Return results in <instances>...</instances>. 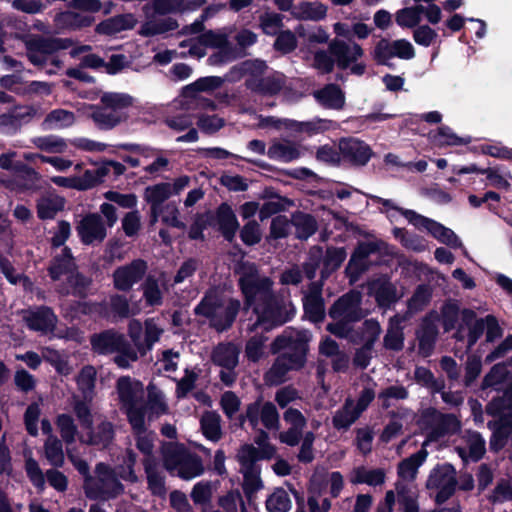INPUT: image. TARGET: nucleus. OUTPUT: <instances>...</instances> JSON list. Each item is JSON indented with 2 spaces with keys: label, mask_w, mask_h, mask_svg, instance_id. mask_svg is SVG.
<instances>
[{
  "label": "nucleus",
  "mask_w": 512,
  "mask_h": 512,
  "mask_svg": "<svg viewBox=\"0 0 512 512\" xmlns=\"http://www.w3.org/2000/svg\"><path fill=\"white\" fill-rule=\"evenodd\" d=\"M239 285L245 297V305L252 308L257 320L252 330L272 329L287 322L294 314L292 304L279 300L272 292V281L261 275L254 264L242 263L239 267Z\"/></svg>",
  "instance_id": "f257e3e1"
},
{
  "label": "nucleus",
  "mask_w": 512,
  "mask_h": 512,
  "mask_svg": "<svg viewBox=\"0 0 512 512\" xmlns=\"http://www.w3.org/2000/svg\"><path fill=\"white\" fill-rule=\"evenodd\" d=\"M271 349L273 353H277L282 349L288 350L277 358L273 366L266 373L265 379L271 385H278L284 382L290 370L300 369L305 363L307 347L298 333L285 332L275 339Z\"/></svg>",
  "instance_id": "f03ea898"
},
{
  "label": "nucleus",
  "mask_w": 512,
  "mask_h": 512,
  "mask_svg": "<svg viewBox=\"0 0 512 512\" xmlns=\"http://www.w3.org/2000/svg\"><path fill=\"white\" fill-rule=\"evenodd\" d=\"M133 102L129 94L106 92L101 96L103 107L83 105L78 111L92 118L100 128L111 129L127 119L125 109L131 107Z\"/></svg>",
  "instance_id": "7ed1b4c3"
},
{
  "label": "nucleus",
  "mask_w": 512,
  "mask_h": 512,
  "mask_svg": "<svg viewBox=\"0 0 512 512\" xmlns=\"http://www.w3.org/2000/svg\"><path fill=\"white\" fill-rule=\"evenodd\" d=\"M239 308L238 300L225 298L219 291L211 290L195 308V312L208 317L216 329L223 330L232 324Z\"/></svg>",
  "instance_id": "20e7f679"
},
{
  "label": "nucleus",
  "mask_w": 512,
  "mask_h": 512,
  "mask_svg": "<svg viewBox=\"0 0 512 512\" xmlns=\"http://www.w3.org/2000/svg\"><path fill=\"white\" fill-rule=\"evenodd\" d=\"M117 393L132 429L141 428L145 424L143 384L130 377H121L117 381Z\"/></svg>",
  "instance_id": "39448f33"
},
{
  "label": "nucleus",
  "mask_w": 512,
  "mask_h": 512,
  "mask_svg": "<svg viewBox=\"0 0 512 512\" xmlns=\"http://www.w3.org/2000/svg\"><path fill=\"white\" fill-rule=\"evenodd\" d=\"M379 201L386 207H389L392 211L388 210V216L394 218V212H400L407 221L419 230L427 231L439 242L451 246L453 248L462 247V243L458 236L449 228L442 224L427 218L414 210L402 209L393 206L391 200L379 199Z\"/></svg>",
  "instance_id": "423d86ee"
},
{
  "label": "nucleus",
  "mask_w": 512,
  "mask_h": 512,
  "mask_svg": "<svg viewBox=\"0 0 512 512\" xmlns=\"http://www.w3.org/2000/svg\"><path fill=\"white\" fill-rule=\"evenodd\" d=\"M93 349L101 354L117 353L116 364L121 368H127L131 362L137 360V353L128 345L121 334L104 332L92 338Z\"/></svg>",
  "instance_id": "0eeeda50"
},
{
  "label": "nucleus",
  "mask_w": 512,
  "mask_h": 512,
  "mask_svg": "<svg viewBox=\"0 0 512 512\" xmlns=\"http://www.w3.org/2000/svg\"><path fill=\"white\" fill-rule=\"evenodd\" d=\"M84 489L89 498L109 499L119 495L123 491V486L114 472L100 463L96 467V476L85 478Z\"/></svg>",
  "instance_id": "6e6552de"
},
{
  "label": "nucleus",
  "mask_w": 512,
  "mask_h": 512,
  "mask_svg": "<svg viewBox=\"0 0 512 512\" xmlns=\"http://www.w3.org/2000/svg\"><path fill=\"white\" fill-rule=\"evenodd\" d=\"M50 276L54 280H58L61 276H66L70 288L66 293H82L84 288L88 285V280L75 272V264L68 248L61 249L59 254H56L54 260L49 268Z\"/></svg>",
  "instance_id": "1a4fd4ad"
},
{
  "label": "nucleus",
  "mask_w": 512,
  "mask_h": 512,
  "mask_svg": "<svg viewBox=\"0 0 512 512\" xmlns=\"http://www.w3.org/2000/svg\"><path fill=\"white\" fill-rule=\"evenodd\" d=\"M347 253L344 248H328L323 254L320 248H314L310 252V260L305 265V271L308 278H313L316 269H320L321 278L328 277L332 272L338 269L345 260Z\"/></svg>",
  "instance_id": "9d476101"
},
{
  "label": "nucleus",
  "mask_w": 512,
  "mask_h": 512,
  "mask_svg": "<svg viewBox=\"0 0 512 512\" xmlns=\"http://www.w3.org/2000/svg\"><path fill=\"white\" fill-rule=\"evenodd\" d=\"M371 57L381 65H388L390 60L398 57L404 60H410L415 56L413 45L405 39L390 41L381 38L377 41L371 50Z\"/></svg>",
  "instance_id": "9b49d317"
},
{
  "label": "nucleus",
  "mask_w": 512,
  "mask_h": 512,
  "mask_svg": "<svg viewBox=\"0 0 512 512\" xmlns=\"http://www.w3.org/2000/svg\"><path fill=\"white\" fill-rule=\"evenodd\" d=\"M426 487L437 492L438 503L446 501L456 487V472L453 466L447 463L436 466L429 474Z\"/></svg>",
  "instance_id": "f8f14e48"
},
{
  "label": "nucleus",
  "mask_w": 512,
  "mask_h": 512,
  "mask_svg": "<svg viewBox=\"0 0 512 512\" xmlns=\"http://www.w3.org/2000/svg\"><path fill=\"white\" fill-rule=\"evenodd\" d=\"M147 269V263L141 259L117 267L112 274L114 288L122 292L130 291L144 278Z\"/></svg>",
  "instance_id": "ddd939ff"
},
{
  "label": "nucleus",
  "mask_w": 512,
  "mask_h": 512,
  "mask_svg": "<svg viewBox=\"0 0 512 512\" xmlns=\"http://www.w3.org/2000/svg\"><path fill=\"white\" fill-rule=\"evenodd\" d=\"M180 47H188V54L197 58L206 55V48L225 50L228 47V37L223 32L208 31L197 38H188L180 42Z\"/></svg>",
  "instance_id": "4468645a"
},
{
  "label": "nucleus",
  "mask_w": 512,
  "mask_h": 512,
  "mask_svg": "<svg viewBox=\"0 0 512 512\" xmlns=\"http://www.w3.org/2000/svg\"><path fill=\"white\" fill-rule=\"evenodd\" d=\"M246 419L256 429L261 422L269 430L279 429V414L275 405L271 402H254L247 407Z\"/></svg>",
  "instance_id": "2eb2a0df"
},
{
  "label": "nucleus",
  "mask_w": 512,
  "mask_h": 512,
  "mask_svg": "<svg viewBox=\"0 0 512 512\" xmlns=\"http://www.w3.org/2000/svg\"><path fill=\"white\" fill-rule=\"evenodd\" d=\"M329 52L341 69L349 68L352 63L358 61L364 55V50L358 43H346L339 39H333L329 43Z\"/></svg>",
  "instance_id": "dca6fc26"
},
{
  "label": "nucleus",
  "mask_w": 512,
  "mask_h": 512,
  "mask_svg": "<svg viewBox=\"0 0 512 512\" xmlns=\"http://www.w3.org/2000/svg\"><path fill=\"white\" fill-rule=\"evenodd\" d=\"M361 295L359 292H350L342 296L330 309V316L339 321H355L362 317L360 313Z\"/></svg>",
  "instance_id": "f3484780"
},
{
  "label": "nucleus",
  "mask_w": 512,
  "mask_h": 512,
  "mask_svg": "<svg viewBox=\"0 0 512 512\" xmlns=\"http://www.w3.org/2000/svg\"><path fill=\"white\" fill-rule=\"evenodd\" d=\"M342 159L355 165H365L372 156L370 147L355 138H344L339 142Z\"/></svg>",
  "instance_id": "a211bd4d"
},
{
  "label": "nucleus",
  "mask_w": 512,
  "mask_h": 512,
  "mask_svg": "<svg viewBox=\"0 0 512 512\" xmlns=\"http://www.w3.org/2000/svg\"><path fill=\"white\" fill-rule=\"evenodd\" d=\"M23 319L31 330L42 334L53 332L57 323L56 315L47 307L27 311Z\"/></svg>",
  "instance_id": "6ab92c4d"
},
{
  "label": "nucleus",
  "mask_w": 512,
  "mask_h": 512,
  "mask_svg": "<svg viewBox=\"0 0 512 512\" xmlns=\"http://www.w3.org/2000/svg\"><path fill=\"white\" fill-rule=\"evenodd\" d=\"M78 234L85 244L102 241L106 237V229L101 217L90 214L84 217L77 227Z\"/></svg>",
  "instance_id": "aec40b11"
},
{
  "label": "nucleus",
  "mask_w": 512,
  "mask_h": 512,
  "mask_svg": "<svg viewBox=\"0 0 512 512\" xmlns=\"http://www.w3.org/2000/svg\"><path fill=\"white\" fill-rule=\"evenodd\" d=\"M26 55L35 66H43L50 58L53 44L40 37H30L24 40Z\"/></svg>",
  "instance_id": "412c9836"
},
{
  "label": "nucleus",
  "mask_w": 512,
  "mask_h": 512,
  "mask_svg": "<svg viewBox=\"0 0 512 512\" xmlns=\"http://www.w3.org/2000/svg\"><path fill=\"white\" fill-rule=\"evenodd\" d=\"M368 290L380 306H388L400 297L395 286L385 277L371 281Z\"/></svg>",
  "instance_id": "4be33fe9"
},
{
  "label": "nucleus",
  "mask_w": 512,
  "mask_h": 512,
  "mask_svg": "<svg viewBox=\"0 0 512 512\" xmlns=\"http://www.w3.org/2000/svg\"><path fill=\"white\" fill-rule=\"evenodd\" d=\"M291 14L297 19L319 21L326 17L327 6L318 1H301L292 8Z\"/></svg>",
  "instance_id": "5701e85b"
},
{
  "label": "nucleus",
  "mask_w": 512,
  "mask_h": 512,
  "mask_svg": "<svg viewBox=\"0 0 512 512\" xmlns=\"http://www.w3.org/2000/svg\"><path fill=\"white\" fill-rule=\"evenodd\" d=\"M427 443L428 441L424 442L421 450L399 463L398 476L402 481H413L416 478L419 467L424 463L428 455L425 449Z\"/></svg>",
  "instance_id": "b1692460"
},
{
  "label": "nucleus",
  "mask_w": 512,
  "mask_h": 512,
  "mask_svg": "<svg viewBox=\"0 0 512 512\" xmlns=\"http://www.w3.org/2000/svg\"><path fill=\"white\" fill-rule=\"evenodd\" d=\"M456 450L464 461H477L485 452V442L479 433L470 432L466 435L465 445L458 446Z\"/></svg>",
  "instance_id": "393cba45"
},
{
  "label": "nucleus",
  "mask_w": 512,
  "mask_h": 512,
  "mask_svg": "<svg viewBox=\"0 0 512 512\" xmlns=\"http://www.w3.org/2000/svg\"><path fill=\"white\" fill-rule=\"evenodd\" d=\"M143 298L149 306H159L162 304L163 293L166 290L164 278L148 276L142 284Z\"/></svg>",
  "instance_id": "a878e982"
},
{
  "label": "nucleus",
  "mask_w": 512,
  "mask_h": 512,
  "mask_svg": "<svg viewBox=\"0 0 512 512\" xmlns=\"http://www.w3.org/2000/svg\"><path fill=\"white\" fill-rule=\"evenodd\" d=\"M26 25L12 18H4L0 21V52L5 53L7 48L5 44L10 38L21 39L23 42L29 37H24Z\"/></svg>",
  "instance_id": "bb28decb"
},
{
  "label": "nucleus",
  "mask_w": 512,
  "mask_h": 512,
  "mask_svg": "<svg viewBox=\"0 0 512 512\" xmlns=\"http://www.w3.org/2000/svg\"><path fill=\"white\" fill-rule=\"evenodd\" d=\"M303 153V149L290 142H274L269 147L267 155L269 158L281 162H290L298 159Z\"/></svg>",
  "instance_id": "cd10ccee"
},
{
  "label": "nucleus",
  "mask_w": 512,
  "mask_h": 512,
  "mask_svg": "<svg viewBox=\"0 0 512 512\" xmlns=\"http://www.w3.org/2000/svg\"><path fill=\"white\" fill-rule=\"evenodd\" d=\"M203 4V0H154L153 8L158 14H168L194 10Z\"/></svg>",
  "instance_id": "c85d7f7f"
},
{
  "label": "nucleus",
  "mask_w": 512,
  "mask_h": 512,
  "mask_svg": "<svg viewBox=\"0 0 512 512\" xmlns=\"http://www.w3.org/2000/svg\"><path fill=\"white\" fill-rule=\"evenodd\" d=\"M385 477V471L381 468L369 469L361 466L352 471L350 480L355 484L378 486L385 482Z\"/></svg>",
  "instance_id": "c756f323"
},
{
  "label": "nucleus",
  "mask_w": 512,
  "mask_h": 512,
  "mask_svg": "<svg viewBox=\"0 0 512 512\" xmlns=\"http://www.w3.org/2000/svg\"><path fill=\"white\" fill-rule=\"evenodd\" d=\"M305 313L313 322L321 321L324 318V303L320 289L312 286L309 293L304 297Z\"/></svg>",
  "instance_id": "7c9ffc66"
},
{
  "label": "nucleus",
  "mask_w": 512,
  "mask_h": 512,
  "mask_svg": "<svg viewBox=\"0 0 512 512\" xmlns=\"http://www.w3.org/2000/svg\"><path fill=\"white\" fill-rule=\"evenodd\" d=\"M239 350L231 344H220L213 352V361L224 369H234L238 364Z\"/></svg>",
  "instance_id": "2f4dec72"
},
{
  "label": "nucleus",
  "mask_w": 512,
  "mask_h": 512,
  "mask_svg": "<svg viewBox=\"0 0 512 512\" xmlns=\"http://www.w3.org/2000/svg\"><path fill=\"white\" fill-rule=\"evenodd\" d=\"M462 322L468 329L467 341L468 348L472 347L485 329V320L477 319L474 311L464 309L461 312Z\"/></svg>",
  "instance_id": "473e14b6"
},
{
  "label": "nucleus",
  "mask_w": 512,
  "mask_h": 512,
  "mask_svg": "<svg viewBox=\"0 0 512 512\" xmlns=\"http://www.w3.org/2000/svg\"><path fill=\"white\" fill-rule=\"evenodd\" d=\"M283 83L284 77L281 74H276L260 80L256 78L247 80V85L252 91L267 95H272L280 91Z\"/></svg>",
  "instance_id": "72a5a7b5"
},
{
  "label": "nucleus",
  "mask_w": 512,
  "mask_h": 512,
  "mask_svg": "<svg viewBox=\"0 0 512 512\" xmlns=\"http://www.w3.org/2000/svg\"><path fill=\"white\" fill-rule=\"evenodd\" d=\"M189 455L190 453L177 444H168L163 448L164 465L173 475L176 474L181 462L185 461Z\"/></svg>",
  "instance_id": "f704fd0d"
},
{
  "label": "nucleus",
  "mask_w": 512,
  "mask_h": 512,
  "mask_svg": "<svg viewBox=\"0 0 512 512\" xmlns=\"http://www.w3.org/2000/svg\"><path fill=\"white\" fill-rule=\"evenodd\" d=\"M189 455L190 453L177 444H168L163 448L164 465L173 475L176 474L181 462L185 461Z\"/></svg>",
  "instance_id": "c9c22d12"
},
{
  "label": "nucleus",
  "mask_w": 512,
  "mask_h": 512,
  "mask_svg": "<svg viewBox=\"0 0 512 512\" xmlns=\"http://www.w3.org/2000/svg\"><path fill=\"white\" fill-rule=\"evenodd\" d=\"M218 221L226 239L231 241L239 228L236 215L227 204H222L218 209Z\"/></svg>",
  "instance_id": "e433bc0d"
},
{
  "label": "nucleus",
  "mask_w": 512,
  "mask_h": 512,
  "mask_svg": "<svg viewBox=\"0 0 512 512\" xmlns=\"http://www.w3.org/2000/svg\"><path fill=\"white\" fill-rule=\"evenodd\" d=\"M75 123V115L73 112L65 109H55L47 114L43 125L45 129L56 130L64 129Z\"/></svg>",
  "instance_id": "4c0bfd02"
},
{
  "label": "nucleus",
  "mask_w": 512,
  "mask_h": 512,
  "mask_svg": "<svg viewBox=\"0 0 512 512\" xmlns=\"http://www.w3.org/2000/svg\"><path fill=\"white\" fill-rule=\"evenodd\" d=\"M137 23L132 14L119 15L98 25L97 30L101 33L112 34L122 30L131 29Z\"/></svg>",
  "instance_id": "58836bf2"
},
{
  "label": "nucleus",
  "mask_w": 512,
  "mask_h": 512,
  "mask_svg": "<svg viewBox=\"0 0 512 512\" xmlns=\"http://www.w3.org/2000/svg\"><path fill=\"white\" fill-rule=\"evenodd\" d=\"M65 199L58 195H48L38 201V216L41 219H52L64 208Z\"/></svg>",
  "instance_id": "ea45409f"
},
{
  "label": "nucleus",
  "mask_w": 512,
  "mask_h": 512,
  "mask_svg": "<svg viewBox=\"0 0 512 512\" xmlns=\"http://www.w3.org/2000/svg\"><path fill=\"white\" fill-rule=\"evenodd\" d=\"M114 437L113 425L105 420H101L99 424L91 430L87 440H82L85 443L106 447Z\"/></svg>",
  "instance_id": "a19ab883"
},
{
  "label": "nucleus",
  "mask_w": 512,
  "mask_h": 512,
  "mask_svg": "<svg viewBox=\"0 0 512 512\" xmlns=\"http://www.w3.org/2000/svg\"><path fill=\"white\" fill-rule=\"evenodd\" d=\"M318 101L326 107L340 109L344 105V94L336 85H328L315 93Z\"/></svg>",
  "instance_id": "79ce46f5"
},
{
  "label": "nucleus",
  "mask_w": 512,
  "mask_h": 512,
  "mask_svg": "<svg viewBox=\"0 0 512 512\" xmlns=\"http://www.w3.org/2000/svg\"><path fill=\"white\" fill-rule=\"evenodd\" d=\"M171 196L172 194L170 192L169 182H162L149 186L144 192V198L152 205L153 211H156V209Z\"/></svg>",
  "instance_id": "37998d69"
},
{
  "label": "nucleus",
  "mask_w": 512,
  "mask_h": 512,
  "mask_svg": "<svg viewBox=\"0 0 512 512\" xmlns=\"http://www.w3.org/2000/svg\"><path fill=\"white\" fill-rule=\"evenodd\" d=\"M145 472L147 475L148 486L155 495L165 494L164 479L158 471L157 463L154 459L146 458L144 461Z\"/></svg>",
  "instance_id": "c03bdc74"
},
{
  "label": "nucleus",
  "mask_w": 512,
  "mask_h": 512,
  "mask_svg": "<svg viewBox=\"0 0 512 512\" xmlns=\"http://www.w3.org/2000/svg\"><path fill=\"white\" fill-rule=\"evenodd\" d=\"M291 507V498L283 488H276L266 499L268 512H288Z\"/></svg>",
  "instance_id": "a18cd8bd"
},
{
  "label": "nucleus",
  "mask_w": 512,
  "mask_h": 512,
  "mask_svg": "<svg viewBox=\"0 0 512 512\" xmlns=\"http://www.w3.org/2000/svg\"><path fill=\"white\" fill-rule=\"evenodd\" d=\"M359 416L360 413L355 409L353 401L348 399L343 408L335 413L333 425L337 429H347Z\"/></svg>",
  "instance_id": "49530a36"
},
{
  "label": "nucleus",
  "mask_w": 512,
  "mask_h": 512,
  "mask_svg": "<svg viewBox=\"0 0 512 512\" xmlns=\"http://www.w3.org/2000/svg\"><path fill=\"white\" fill-rule=\"evenodd\" d=\"M424 13V6L416 4L412 7H407L399 10L396 13V23L401 27L412 28L415 27L422 19Z\"/></svg>",
  "instance_id": "de8ad7c7"
},
{
  "label": "nucleus",
  "mask_w": 512,
  "mask_h": 512,
  "mask_svg": "<svg viewBox=\"0 0 512 512\" xmlns=\"http://www.w3.org/2000/svg\"><path fill=\"white\" fill-rule=\"evenodd\" d=\"M33 144L44 152L56 154L65 153L68 147L63 138L54 135L37 137L33 139Z\"/></svg>",
  "instance_id": "09e8293b"
},
{
  "label": "nucleus",
  "mask_w": 512,
  "mask_h": 512,
  "mask_svg": "<svg viewBox=\"0 0 512 512\" xmlns=\"http://www.w3.org/2000/svg\"><path fill=\"white\" fill-rule=\"evenodd\" d=\"M259 27L266 35H277L283 27V15L265 11L259 16Z\"/></svg>",
  "instance_id": "8fccbe9b"
},
{
  "label": "nucleus",
  "mask_w": 512,
  "mask_h": 512,
  "mask_svg": "<svg viewBox=\"0 0 512 512\" xmlns=\"http://www.w3.org/2000/svg\"><path fill=\"white\" fill-rule=\"evenodd\" d=\"M108 174L107 167H100L94 170H86L83 175H76L78 191H84L95 187L101 183L103 178Z\"/></svg>",
  "instance_id": "3c124183"
},
{
  "label": "nucleus",
  "mask_w": 512,
  "mask_h": 512,
  "mask_svg": "<svg viewBox=\"0 0 512 512\" xmlns=\"http://www.w3.org/2000/svg\"><path fill=\"white\" fill-rule=\"evenodd\" d=\"M204 472L202 462L199 457L190 454L186 460L181 462L175 475L182 479L190 480L200 476Z\"/></svg>",
  "instance_id": "603ef678"
},
{
  "label": "nucleus",
  "mask_w": 512,
  "mask_h": 512,
  "mask_svg": "<svg viewBox=\"0 0 512 512\" xmlns=\"http://www.w3.org/2000/svg\"><path fill=\"white\" fill-rule=\"evenodd\" d=\"M45 457L53 466L60 467L64 463V452L61 441L50 435L44 445Z\"/></svg>",
  "instance_id": "864d4df0"
},
{
  "label": "nucleus",
  "mask_w": 512,
  "mask_h": 512,
  "mask_svg": "<svg viewBox=\"0 0 512 512\" xmlns=\"http://www.w3.org/2000/svg\"><path fill=\"white\" fill-rule=\"evenodd\" d=\"M201 428L205 437L217 441L221 437L220 416L214 412H207L201 418Z\"/></svg>",
  "instance_id": "5fc2aeb1"
},
{
  "label": "nucleus",
  "mask_w": 512,
  "mask_h": 512,
  "mask_svg": "<svg viewBox=\"0 0 512 512\" xmlns=\"http://www.w3.org/2000/svg\"><path fill=\"white\" fill-rule=\"evenodd\" d=\"M402 318L394 317L390 320V327L385 336V346L389 349L399 350L403 346Z\"/></svg>",
  "instance_id": "6e6d98bb"
},
{
  "label": "nucleus",
  "mask_w": 512,
  "mask_h": 512,
  "mask_svg": "<svg viewBox=\"0 0 512 512\" xmlns=\"http://www.w3.org/2000/svg\"><path fill=\"white\" fill-rule=\"evenodd\" d=\"M293 225L296 229V235L300 239H307L317 229L315 219L307 214H296L293 216Z\"/></svg>",
  "instance_id": "4d7b16f0"
},
{
  "label": "nucleus",
  "mask_w": 512,
  "mask_h": 512,
  "mask_svg": "<svg viewBox=\"0 0 512 512\" xmlns=\"http://www.w3.org/2000/svg\"><path fill=\"white\" fill-rule=\"evenodd\" d=\"M222 84V79L220 77L211 76L200 78L194 83L186 86L183 90L185 96L193 97L195 93L202 91H211L220 87Z\"/></svg>",
  "instance_id": "13d9d810"
},
{
  "label": "nucleus",
  "mask_w": 512,
  "mask_h": 512,
  "mask_svg": "<svg viewBox=\"0 0 512 512\" xmlns=\"http://www.w3.org/2000/svg\"><path fill=\"white\" fill-rule=\"evenodd\" d=\"M241 472L244 477L243 489L247 496H250L262 488L263 484L260 478V469L258 466L241 468Z\"/></svg>",
  "instance_id": "bf43d9fd"
},
{
  "label": "nucleus",
  "mask_w": 512,
  "mask_h": 512,
  "mask_svg": "<svg viewBox=\"0 0 512 512\" xmlns=\"http://www.w3.org/2000/svg\"><path fill=\"white\" fill-rule=\"evenodd\" d=\"M96 380V370L92 366H85L77 376V384L85 398L91 397Z\"/></svg>",
  "instance_id": "052dcab7"
},
{
  "label": "nucleus",
  "mask_w": 512,
  "mask_h": 512,
  "mask_svg": "<svg viewBox=\"0 0 512 512\" xmlns=\"http://www.w3.org/2000/svg\"><path fill=\"white\" fill-rule=\"evenodd\" d=\"M56 424L60 435L66 444L69 445L73 443L77 434V427L73 418L70 415L61 414L58 416Z\"/></svg>",
  "instance_id": "680f3d73"
},
{
  "label": "nucleus",
  "mask_w": 512,
  "mask_h": 512,
  "mask_svg": "<svg viewBox=\"0 0 512 512\" xmlns=\"http://www.w3.org/2000/svg\"><path fill=\"white\" fill-rule=\"evenodd\" d=\"M177 27L178 23L173 18H166L161 21H149L143 25L142 34L146 36L162 34L174 30Z\"/></svg>",
  "instance_id": "e2e57ef3"
},
{
  "label": "nucleus",
  "mask_w": 512,
  "mask_h": 512,
  "mask_svg": "<svg viewBox=\"0 0 512 512\" xmlns=\"http://www.w3.org/2000/svg\"><path fill=\"white\" fill-rule=\"evenodd\" d=\"M267 341V338L263 335H254L251 337L247 344L245 353L249 360L251 361H258L265 355V342Z\"/></svg>",
  "instance_id": "0e129e2a"
},
{
  "label": "nucleus",
  "mask_w": 512,
  "mask_h": 512,
  "mask_svg": "<svg viewBox=\"0 0 512 512\" xmlns=\"http://www.w3.org/2000/svg\"><path fill=\"white\" fill-rule=\"evenodd\" d=\"M393 233L397 238H400L402 244L410 250L421 252L427 249L426 241L417 235H408L401 228H395Z\"/></svg>",
  "instance_id": "69168bd1"
},
{
  "label": "nucleus",
  "mask_w": 512,
  "mask_h": 512,
  "mask_svg": "<svg viewBox=\"0 0 512 512\" xmlns=\"http://www.w3.org/2000/svg\"><path fill=\"white\" fill-rule=\"evenodd\" d=\"M434 142L439 146H457L466 144L469 141L457 136L450 128L441 127L434 136Z\"/></svg>",
  "instance_id": "338daca9"
},
{
  "label": "nucleus",
  "mask_w": 512,
  "mask_h": 512,
  "mask_svg": "<svg viewBox=\"0 0 512 512\" xmlns=\"http://www.w3.org/2000/svg\"><path fill=\"white\" fill-rule=\"evenodd\" d=\"M218 503L225 512H238L239 507H241L242 512H245L246 510L242 496L237 490L229 491L226 495L219 499Z\"/></svg>",
  "instance_id": "774afa93"
}]
</instances>
